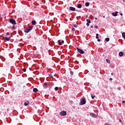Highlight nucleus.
Masks as SVG:
<instances>
[{
    "label": "nucleus",
    "mask_w": 125,
    "mask_h": 125,
    "mask_svg": "<svg viewBox=\"0 0 125 125\" xmlns=\"http://www.w3.org/2000/svg\"><path fill=\"white\" fill-rule=\"evenodd\" d=\"M120 15H121V16H123V14H122V13H121Z\"/></svg>",
    "instance_id": "79ce46f5"
},
{
    "label": "nucleus",
    "mask_w": 125,
    "mask_h": 125,
    "mask_svg": "<svg viewBox=\"0 0 125 125\" xmlns=\"http://www.w3.org/2000/svg\"><path fill=\"white\" fill-rule=\"evenodd\" d=\"M96 39H99V34H96Z\"/></svg>",
    "instance_id": "dca6fc26"
},
{
    "label": "nucleus",
    "mask_w": 125,
    "mask_h": 125,
    "mask_svg": "<svg viewBox=\"0 0 125 125\" xmlns=\"http://www.w3.org/2000/svg\"><path fill=\"white\" fill-rule=\"evenodd\" d=\"M30 104V102L29 101H26L24 103V106H28Z\"/></svg>",
    "instance_id": "9b49d317"
},
{
    "label": "nucleus",
    "mask_w": 125,
    "mask_h": 125,
    "mask_svg": "<svg viewBox=\"0 0 125 125\" xmlns=\"http://www.w3.org/2000/svg\"><path fill=\"white\" fill-rule=\"evenodd\" d=\"M90 115L92 117V118H96V117H97L96 114L92 113H90Z\"/></svg>",
    "instance_id": "0eeeda50"
},
{
    "label": "nucleus",
    "mask_w": 125,
    "mask_h": 125,
    "mask_svg": "<svg viewBox=\"0 0 125 125\" xmlns=\"http://www.w3.org/2000/svg\"><path fill=\"white\" fill-rule=\"evenodd\" d=\"M61 42H62V43H64V41L61 40Z\"/></svg>",
    "instance_id": "473e14b6"
},
{
    "label": "nucleus",
    "mask_w": 125,
    "mask_h": 125,
    "mask_svg": "<svg viewBox=\"0 0 125 125\" xmlns=\"http://www.w3.org/2000/svg\"><path fill=\"white\" fill-rule=\"evenodd\" d=\"M80 104L81 105H84V104H85V103H86V101H85V98H82L80 100Z\"/></svg>",
    "instance_id": "f257e3e1"
},
{
    "label": "nucleus",
    "mask_w": 125,
    "mask_h": 125,
    "mask_svg": "<svg viewBox=\"0 0 125 125\" xmlns=\"http://www.w3.org/2000/svg\"><path fill=\"white\" fill-rule=\"evenodd\" d=\"M30 31H32V28L30 27H28L24 29L25 33H29Z\"/></svg>",
    "instance_id": "7ed1b4c3"
},
{
    "label": "nucleus",
    "mask_w": 125,
    "mask_h": 125,
    "mask_svg": "<svg viewBox=\"0 0 125 125\" xmlns=\"http://www.w3.org/2000/svg\"><path fill=\"white\" fill-rule=\"evenodd\" d=\"M91 28H93V26L91 25Z\"/></svg>",
    "instance_id": "ea45409f"
},
{
    "label": "nucleus",
    "mask_w": 125,
    "mask_h": 125,
    "mask_svg": "<svg viewBox=\"0 0 125 125\" xmlns=\"http://www.w3.org/2000/svg\"><path fill=\"white\" fill-rule=\"evenodd\" d=\"M58 89H59V87H55V90L57 91V90H58Z\"/></svg>",
    "instance_id": "412c9836"
},
{
    "label": "nucleus",
    "mask_w": 125,
    "mask_h": 125,
    "mask_svg": "<svg viewBox=\"0 0 125 125\" xmlns=\"http://www.w3.org/2000/svg\"><path fill=\"white\" fill-rule=\"evenodd\" d=\"M85 6H89V2H86L85 3Z\"/></svg>",
    "instance_id": "f3484780"
},
{
    "label": "nucleus",
    "mask_w": 125,
    "mask_h": 125,
    "mask_svg": "<svg viewBox=\"0 0 125 125\" xmlns=\"http://www.w3.org/2000/svg\"><path fill=\"white\" fill-rule=\"evenodd\" d=\"M23 72H26V71H27V69L26 68H23Z\"/></svg>",
    "instance_id": "bb28decb"
},
{
    "label": "nucleus",
    "mask_w": 125,
    "mask_h": 125,
    "mask_svg": "<svg viewBox=\"0 0 125 125\" xmlns=\"http://www.w3.org/2000/svg\"><path fill=\"white\" fill-rule=\"evenodd\" d=\"M103 17H104V18H105V16H104Z\"/></svg>",
    "instance_id": "37998d69"
},
{
    "label": "nucleus",
    "mask_w": 125,
    "mask_h": 125,
    "mask_svg": "<svg viewBox=\"0 0 125 125\" xmlns=\"http://www.w3.org/2000/svg\"><path fill=\"white\" fill-rule=\"evenodd\" d=\"M46 85H47V83H43V86H46Z\"/></svg>",
    "instance_id": "aec40b11"
},
{
    "label": "nucleus",
    "mask_w": 125,
    "mask_h": 125,
    "mask_svg": "<svg viewBox=\"0 0 125 125\" xmlns=\"http://www.w3.org/2000/svg\"><path fill=\"white\" fill-rule=\"evenodd\" d=\"M109 81H113V78H109Z\"/></svg>",
    "instance_id": "7c9ffc66"
},
{
    "label": "nucleus",
    "mask_w": 125,
    "mask_h": 125,
    "mask_svg": "<svg viewBox=\"0 0 125 125\" xmlns=\"http://www.w3.org/2000/svg\"><path fill=\"white\" fill-rule=\"evenodd\" d=\"M119 122H120V123H122V120L119 119Z\"/></svg>",
    "instance_id": "f704fd0d"
},
{
    "label": "nucleus",
    "mask_w": 125,
    "mask_h": 125,
    "mask_svg": "<svg viewBox=\"0 0 125 125\" xmlns=\"http://www.w3.org/2000/svg\"><path fill=\"white\" fill-rule=\"evenodd\" d=\"M76 48L78 52H79V53H81V54H83V53H84V51H83V50L82 49H81L78 47H77Z\"/></svg>",
    "instance_id": "20e7f679"
},
{
    "label": "nucleus",
    "mask_w": 125,
    "mask_h": 125,
    "mask_svg": "<svg viewBox=\"0 0 125 125\" xmlns=\"http://www.w3.org/2000/svg\"><path fill=\"white\" fill-rule=\"evenodd\" d=\"M122 103H125V101H123Z\"/></svg>",
    "instance_id": "e433bc0d"
},
{
    "label": "nucleus",
    "mask_w": 125,
    "mask_h": 125,
    "mask_svg": "<svg viewBox=\"0 0 125 125\" xmlns=\"http://www.w3.org/2000/svg\"><path fill=\"white\" fill-rule=\"evenodd\" d=\"M71 30H72V31L73 32H75V31L76 30L75 29V28H74V27H72V29H71Z\"/></svg>",
    "instance_id": "4be33fe9"
},
{
    "label": "nucleus",
    "mask_w": 125,
    "mask_h": 125,
    "mask_svg": "<svg viewBox=\"0 0 125 125\" xmlns=\"http://www.w3.org/2000/svg\"><path fill=\"white\" fill-rule=\"evenodd\" d=\"M91 98H92V99H94V98L95 97V96H93V95H91Z\"/></svg>",
    "instance_id": "b1692460"
},
{
    "label": "nucleus",
    "mask_w": 125,
    "mask_h": 125,
    "mask_svg": "<svg viewBox=\"0 0 125 125\" xmlns=\"http://www.w3.org/2000/svg\"><path fill=\"white\" fill-rule=\"evenodd\" d=\"M118 13H119V12L116 11L115 13H112V15L113 16H117L118 15Z\"/></svg>",
    "instance_id": "9d476101"
},
{
    "label": "nucleus",
    "mask_w": 125,
    "mask_h": 125,
    "mask_svg": "<svg viewBox=\"0 0 125 125\" xmlns=\"http://www.w3.org/2000/svg\"><path fill=\"white\" fill-rule=\"evenodd\" d=\"M36 21H32V25H36Z\"/></svg>",
    "instance_id": "2eb2a0df"
},
{
    "label": "nucleus",
    "mask_w": 125,
    "mask_h": 125,
    "mask_svg": "<svg viewBox=\"0 0 125 125\" xmlns=\"http://www.w3.org/2000/svg\"><path fill=\"white\" fill-rule=\"evenodd\" d=\"M58 42L59 45H62V42H61V40H58Z\"/></svg>",
    "instance_id": "f8f14e48"
},
{
    "label": "nucleus",
    "mask_w": 125,
    "mask_h": 125,
    "mask_svg": "<svg viewBox=\"0 0 125 125\" xmlns=\"http://www.w3.org/2000/svg\"><path fill=\"white\" fill-rule=\"evenodd\" d=\"M94 28H96V29H98V26H95Z\"/></svg>",
    "instance_id": "cd10ccee"
},
{
    "label": "nucleus",
    "mask_w": 125,
    "mask_h": 125,
    "mask_svg": "<svg viewBox=\"0 0 125 125\" xmlns=\"http://www.w3.org/2000/svg\"><path fill=\"white\" fill-rule=\"evenodd\" d=\"M105 125H111L108 124H105Z\"/></svg>",
    "instance_id": "4c0bfd02"
},
{
    "label": "nucleus",
    "mask_w": 125,
    "mask_h": 125,
    "mask_svg": "<svg viewBox=\"0 0 125 125\" xmlns=\"http://www.w3.org/2000/svg\"><path fill=\"white\" fill-rule=\"evenodd\" d=\"M61 116H66L67 115V112L66 111H62L60 112Z\"/></svg>",
    "instance_id": "39448f33"
},
{
    "label": "nucleus",
    "mask_w": 125,
    "mask_h": 125,
    "mask_svg": "<svg viewBox=\"0 0 125 125\" xmlns=\"http://www.w3.org/2000/svg\"><path fill=\"white\" fill-rule=\"evenodd\" d=\"M86 25L87 26H89V22H87L86 23Z\"/></svg>",
    "instance_id": "c756f323"
},
{
    "label": "nucleus",
    "mask_w": 125,
    "mask_h": 125,
    "mask_svg": "<svg viewBox=\"0 0 125 125\" xmlns=\"http://www.w3.org/2000/svg\"><path fill=\"white\" fill-rule=\"evenodd\" d=\"M119 56H120L121 57H123V56H124V52H120L119 53Z\"/></svg>",
    "instance_id": "1a4fd4ad"
},
{
    "label": "nucleus",
    "mask_w": 125,
    "mask_h": 125,
    "mask_svg": "<svg viewBox=\"0 0 125 125\" xmlns=\"http://www.w3.org/2000/svg\"><path fill=\"white\" fill-rule=\"evenodd\" d=\"M105 41L106 42H109V41H110V38H105Z\"/></svg>",
    "instance_id": "6ab92c4d"
},
{
    "label": "nucleus",
    "mask_w": 125,
    "mask_h": 125,
    "mask_svg": "<svg viewBox=\"0 0 125 125\" xmlns=\"http://www.w3.org/2000/svg\"><path fill=\"white\" fill-rule=\"evenodd\" d=\"M74 28H78V25L77 24H74Z\"/></svg>",
    "instance_id": "393cba45"
},
{
    "label": "nucleus",
    "mask_w": 125,
    "mask_h": 125,
    "mask_svg": "<svg viewBox=\"0 0 125 125\" xmlns=\"http://www.w3.org/2000/svg\"><path fill=\"white\" fill-rule=\"evenodd\" d=\"M86 21H87V23H91V21L89 19H87Z\"/></svg>",
    "instance_id": "a211bd4d"
},
{
    "label": "nucleus",
    "mask_w": 125,
    "mask_h": 125,
    "mask_svg": "<svg viewBox=\"0 0 125 125\" xmlns=\"http://www.w3.org/2000/svg\"><path fill=\"white\" fill-rule=\"evenodd\" d=\"M95 20H97V18H95Z\"/></svg>",
    "instance_id": "58836bf2"
},
{
    "label": "nucleus",
    "mask_w": 125,
    "mask_h": 125,
    "mask_svg": "<svg viewBox=\"0 0 125 125\" xmlns=\"http://www.w3.org/2000/svg\"><path fill=\"white\" fill-rule=\"evenodd\" d=\"M123 0V2H125V0Z\"/></svg>",
    "instance_id": "a19ab883"
},
{
    "label": "nucleus",
    "mask_w": 125,
    "mask_h": 125,
    "mask_svg": "<svg viewBox=\"0 0 125 125\" xmlns=\"http://www.w3.org/2000/svg\"><path fill=\"white\" fill-rule=\"evenodd\" d=\"M69 9L71 10V11H75V10H76V8L74 7H70Z\"/></svg>",
    "instance_id": "6e6552de"
},
{
    "label": "nucleus",
    "mask_w": 125,
    "mask_h": 125,
    "mask_svg": "<svg viewBox=\"0 0 125 125\" xmlns=\"http://www.w3.org/2000/svg\"><path fill=\"white\" fill-rule=\"evenodd\" d=\"M10 35V34L9 33V32H7V33H6V35H7V36H8V35Z\"/></svg>",
    "instance_id": "c85d7f7f"
},
{
    "label": "nucleus",
    "mask_w": 125,
    "mask_h": 125,
    "mask_svg": "<svg viewBox=\"0 0 125 125\" xmlns=\"http://www.w3.org/2000/svg\"><path fill=\"white\" fill-rule=\"evenodd\" d=\"M38 90L37 88H34L33 89V92H38Z\"/></svg>",
    "instance_id": "ddd939ff"
},
{
    "label": "nucleus",
    "mask_w": 125,
    "mask_h": 125,
    "mask_svg": "<svg viewBox=\"0 0 125 125\" xmlns=\"http://www.w3.org/2000/svg\"><path fill=\"white\" fill-rule=\"evenodd\" d=\"M106 62H107V63H110V60H109V59H107V60H106Z\"/></svg>",
    "instance_id": "a878e982"
},
{
    "label": "nucleus",
    "mask_w": 125,
    "mask_h": 125,
    "mask_svg": "<svg viewBox=\"0 0 125 125\" xmlns=\"http://www.w3.org/2000/svg\"><path fill=\"white\" fill-rule=\"evenodd\" d=\"M77 7H78V8H82V4H78L77 5Z\"/></svg>",
    "instance_id": "4468645a"
},
{
    "label": "nucleus",
    "mask_w": 125,
    "mask_h": 125,
    "mask_svg": "<svg viewBox=\"0 0 125 125\" xmlns=\"http://www.w3.org/2000/svg\"><path fill=\"white\" fill-rule=\"evenodd\" d=\"M3 41H5L6 42H9L10 40V37H9V38L5 37V38H3Z\"/></svg>",
    "instance_id": "423d86ee"
},
{
    "label": "nucleus",
    "mask_w": 125,
    "mask_h": 125,
    "mask_svg": "<svg viewBox=\"0 0 125 125\" xmlns=\"http://www.w3.org/2000/svg\"><path fill=\"white\" fill-rule=\"evenodd\" d=\"M117 89H118V90H121V88H120L119 87L117 88Z\"/></svg>",
    "instance_id": "72a5a7b5"
},
{
    "label": "nucleus",
    "mask_w": 125,
    "mask_h": 125,
    "mask_svg": "<svg viewBox=\"0 0 125 125\" xmlns=\"http://www.w3.org/2000/svg\"><path fill=\"white\" fill-rule=\"evenodd\" d=\"M12 29H13V30H15V26H14L12 27Z\"/></svg>",
    "instance_id": "2f4dec72"
},
{
    "label": "nucleus",
    "mask_w": 125,
    "mask_h": 125,
    "mask_svg": "<svg viewBox=\"0 0 125 125\" xmlns=\"http://www.w3.org/2000/svg\"><path fill=\"white\" fill-rule=\"evenodd\" d=\"M9 22L14 26V25H16V21H15V20H14V19H9Z\"/></svg>",
    "instance_id": "f03ea898"
},
{
    "label": "nucleus",
    "mask_w": 125,
    "mask_h": 125,
    "mask_svg": "<svg viewBox=\"0 0 125 125\" xmlns=\"http://www.w3.org/2000/svg\"><path fill=\"white\" fill-rule=\"evenodd\" d=\"M70 75H71V76H73L74 75V72H73V71H70Z\"/></svg>",
    "instance_id": "5701e85b"
},
{
    "label": "nucleus",
    "mask_w": 125,
    "mask_h": 125,
    "mask_svg": "<svg viewBox=\"0 0 125 125\" xmlns=\"http://www.w3.org/2000/svg\"><path fill=\"white\" fill-rule=\"evenodd\" d=\"M100 41H101L100 39H98V40H97V41H98V42H100Z\"/></svg>",
    "instance_id": "c9c22d12"
}]
</instances>
